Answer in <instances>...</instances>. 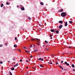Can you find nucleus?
I'll list each match as a JSON object with an SVG mask.
<instances>
[{"mask_svg": "<svg viewBox=\"0 0 75 75\" xmlns=\"http://www.w3.org/2000/svg\"><path fill=\"white\" fill-rule=\"evenodd\" d=\"M48 64H52V63H50L49 62H48Z\"/></svg>", "mask_w": 75, "mask_h": 75, "instance_id": "c756f323", "label": "nucleus"}, {"mask_svg": "<svg viewBox=\"0 0 75 75\" xmlns=\"http://www.w3.org/2000/svg\"><path fill=\"white\" fill-rule=\"evenodd\" d=\"M36 50H34V51H33V52H36Z\"/></svg>", "mask_w": 75, "mask_h": 75, "instance_id": "e433bc0d", "label": "nucleus"}, {"mask_svg": "<svg viewBox=\"0 0 75 75\" xmlns=\"http://www.w3.org/2000/svg\"><path fill=\"white\" fill-rule=\"evenodd\" d=\"M0 64H3V62H0Z\"/></svg>", "mask_w": 75, "mask_h": 75, "instance_id": "c85d7f7f", "label": "nucleus"}, {"mask_svg": "<svg viewBox=\"0 0 75 75\" xmlns=\"http://www.w3.org/2000/svg\"><path fill=\"white\" fill-rule=\"evenodd\" d=\"M11 70H12V71H14V67H12L11 68Z\"/></svg>", "mask_w": 75, "mask_h": 75, "instance_id": "f8f14e48", "label": "nucleus"}, {"mask_svg": "<svg viewBox=\"0 0 75 75\" xmlns=\"http://www.w3.org/2000/svg\"><path fill=\"white\" fill-rule=\"evenodd\" d=\"M30 58H32V56H31L30 57Z\"/></svg>", "mask_w": 75, "mask_h": 75, "instance_id": "13d9d810", "label": "nucleus"}, {"mask_svg": "<svg viewBox=\"0 0 75 75\" xmlns=\"http://www.w3.org/2000/svg\"><path fill=\"white\" fill-rule=\"evenodd\" d=\"M3 6V4H2L1 5V7L2 8Z\"/></svg>", "mask_w": 75, "mask_h": 75, "instance_id": "ddd939ff", "label": "nucleus"}, {"mask_svg": "<svg viewBox=\"0 0 75 75\" xmlns=\"http://www.w3.org/2000/svg\"><path fill=\"white\" fill-rule=\"evenodd\" d=\"M6 4L7 5H8V2H6Z\"/></svg>", "mask_w": 75, "mask_h": 75, "instance_id": "473e14b6", "label": "nucleus"}, {"mask_svg": "<svg viewBox=\"0 0 75 75\" xmlns=\"http://www.w3.org/2000/svg\"><path fill=\"white\" fill-rule=\"evenodd\" d=\"M73 71H75V69H73Z\"/></svg>", "mask_w": 75, "mask_h": 75, "instance_id": "8fccbe9b", "label": "nucleus"}, {"mask_svg": "<svg viewBox=\"0 0 75 75\" xmlns=\"http://www.w3.org/2000/svg\"><path fill=\"white\" fill-rule=\"evenodd\" d=\"M21 10L23 11V10H24V7H22L21 8Z\"/></svg>", "mask_w": 75, "mask_h": 75, "instance_id": "0eeeda50", "label": "nucleus"}, {"mask_svg": "<svg viewBox=\"0 0 75 75\" xmlns=\"http://www.w3.org/2000/svg\"><path fill=\"white\" fill-rule=\"evenodd\" d=\"M68 25V23H67V22L66 21L65 22V27H67V25Z\"/></svg>", "mask_w": 75, "mask_h": 75, "instance_id": "20e7f679", "label": "nucleus"}, {"mask_svg": "<svg viewBox=\"0 0 75 75\" xmlns=\"http://www.w3.org/2000/svg\"><path fill=\"white\" fill-rule=\"evenodd\" d=\"M57 29H54V31H57Z\"/></svg>", "mask_w": 75, "mask_h": 75, "instance_id": "c03bdc74", "label": "nucleus"}, {"mask_svg": "<svg viewBox=\"0 0 75 75\" xmlns=\"http://www.w3.org/2000/svg\"><path fill=\"white\" fill-rule=\"evenodd\" d=\"M3 47V45H2V44L0 45V47Z\"/></svg>", "mask_w": 75, "mask_h": 75, "instance_id": "393cba45", "label": "nucleus"}, {"mask_svg": "<svg viewBox=\"0 0 75 75\" xmlns=\"http://www.w3.org/2000/svg\"><path fill=\"white\" fill-rule=\"evenodd\" d=\"M9 74L10 75H12V73L10 71H9Z\"/></svg>", "mask_w": 75, "mask_h": 75, "instance_id": "5701e85b", "label": "nucleus"}, {"mask_svg": "<svg viewBox=\"0 0 75 75\" xmlns=\"http://www.w3.org/2000/svg\"><path fill=\"white\" fill-rule=\"evenodd\" d=\"M69 23L70 24H72V21H69Z\"/></svg>", "mask_w": 75, "mask_h": 75, "instance_id": "f3484780", "label": "nucleus"}, {"mask_svg": "<svg viewBox=\"0 0 75 75\" xmlns=\"http://www.w3.org/2000/svg\"><path fill=\"white\" fill-rule=\"evenodd\" d=\"M37 51H38V50H36V52H38Z\"/></svg>", "mask_w": 75, "mask_h": 75, "instance_id": "3c124183", "label": "nucleus"}, {"mask_svg": "<svg viewBox=\"0 0 75 75\" xmlns=\"http://www.w3.org/2000/svg\"><path fill=\"white\" fill-rule=\"evenodd\" d=\"M62 27V25H61L59 26V29H61Z\"/></svg>", "mask_w": 75, "mask_h": 75, "instance_id": "7ed1b4c3", "label": "nucleus"}, {"mask_svg": "<svg viewBox=\"0 0 75 75\" xmlns=\"http://www.w3.org/2000/svg\"><path fill=\"white\" fill-rule=\"evenodd\" d=\"M41 61H43V59H41Z\"/></svg>", "mask_w": 75, "mask_h": 75, "instance_id": "ea45409f", "label": "nucleus"}, {"mask_svg": "<svg viewBox=\"0 0 75 75\" xmlns=\"http://www.w3.org/2000/svg\"><path fill=\"white\" fill-rule=\"evenodd\" d=\"M25 52H27V53H28V52H30L29 51H27V50H26V51H25Z\"/></svg>", "mask_w": 75, "mask_h": 75, "instance_id": "aec40b11", "label": "nucleus"}, {"mask_svg": "<svg viewBox=\"0 0 75 75\" xmlns=\"http://www.w3.org/2000/svg\"><path fill=\"white\" fill-rule=\"evenodd\" d=\"M64 63L65 64H66V65H67V66H69V63H67V62H65Z\"/></svg>", "mask_w": 75, "mask_h": 75, "instance_id": "f03ea898", "label": "nucleus"}, {"mask_svg": "<svg viewBox=\"0 0 75 75\" xmlns=\"http://www.w3.org/2000/svg\"><path fill=\"white\" fill-rule=\"evenodd\" d=\"M43 17H45V16H46V14H45V13H43Z\"/></svg>", "mask_w": 75, "mask_h": 75, "instance_id": "4468645a", "label": "nucleus"}, {"mask_svg": "<svg viewBox=\"0 0 75 75\" xmlns=\"http://www.w3.org/2000/svg\"><path fill=\"white\" fill-rule=\"evenodd\" d=\"M45 43H48V42H47V41L46 40H45Z\"/></svg>", "mask_w": 75, "mask_h": 75, "instance_id": "b1692460", "label": "nucleus"}, {"mask_svg": "<svg viewBox=\"0 0 75 75\" xmlns=\"http://www.w3.org/2000/svg\"><path fill=\"white\" fill-rule=\"evenodd\" d=\"M35 40L38 41V42H40V39H39L38 38H35Z\"/></svg>", "mask_w": 75, "mask_h": 75, "instance_id": "39448f33", "label": "nucleus"}, {"mask_svg": "<svg viewBox=\"0 0 75 75\" xmlns=\"http://www.w3.org/2000/svg\"><path fill=\"white\" fill-rule=\"evenodd\" d=\"M5 45H6H6H7V43H5Z\"/></svg>", "mask_w": 75, "mask_h": 75, "instance_id": "2f4dec72", "label": "nucleus"}, {"mask_svg": "<svg viewBox=\"0 0 75 75\" xmlns=\"http://www.w3.org/2000/svg\"><path fill=\"white\" fill-rule=\"evenodd\" d=\"M31 40H32V41H35V39H31Z\"/></svg>", "mask_w": 75, "mask_h": 75, "instance_id": "6ab92c4d", "label": "nucleus"}, {"mask_svg": "<svg viewBox=\"0 0 75 75\" xmlns=\"http://www.w3.org/2000/svg\"><path fill=\"white\" fill-rule=\"evenodd\" d=\"M59 67H60V68H62V67L61 66H59Z\"/></svg>", "mask_w": 75, "mask_h": 75, "instance_id": "72a5a7b5", "label": "nucleus"}, {"mask_svg": "<svg viewBox=\"0 0 75 75\" xmlns=\"http://www.w3.org/2000/svg\"><path fill=\"white\" fill-rule=\"evenodd\" d=\"M13 61H14L15 60V58H13Z\"/></svg>", "mask_w": 75, "mask_h": 75, "instance_id": "58836bf2", "label": "nucleus"}, {"mask_svg": "<svg viewBox=\"0 0 75 75\" xmlns=\"http://www.w3.org/2000/svg\"><path fill=\"white\" fill-rule=\"evenodd\" d=\"M63 70L64 71H65V69H64Z\"/></svg>", "mask_w": 75, "mask_h": 75, "instance_id": "bf43d9fd", "label": "nucleus"}, {"mask_svg": "<svg viewBox=\"0 0 75 75\" xmlns=\"http://www.w3.org/2000/svg\"><path fill=\"white\" fill-rule=\"evenodd\" d=\"M17 7H18H18H19V6L17 5Z\"/></svg>", "mask_w": 75, "mask_h": 75, "instance_id": "de8ad7c7", "label": "nucleus"}, {"mask_svg": "<svg viewBox=\"0 0 75 75\" xmlns=\"http://www.w3.org/2000/svg\"><path fill=\"white\" fill-rule=\"evenodd\" d=\"M40 4L41 5H42V6H44V3L43 2H40Z\"/></svg>", "mask_w": 75, "mask_h": 75, "instance_id": "6e6552de", "label": "nucleus"}, {"mask_svg": "<svg viewBox=\"0 0 75 75\" xmlns=\"http://www.w3.org/2000/svg\"><path fill=\"white\" fill-rule=\"evenodd\" d=\"M51 32H55V31L53 29H51Z\"/></svg>", "mask_w": 75, "mask_h": 75, "instance_id": "9b49d317", "label": "nucleus"}, {"mask_svg": "<svg viewBox=\"0 0 75 75\" xmlns=\"http://www.w3.org/2000/svg\"><path fill=\"white\" fill-rule=\"evenodd\" d=\"M0 3H1V2H0Z\"/></svg>", "mask_w": 75, "mask_h": 75, "instance_id": "680f3d73", "label": "nucleus"}, {"mask_svg": "<svg viewBox=\"0 0 75 75\" xmlns=\"http://www.w3.org/2000/svg\"><path fill=\"white\" fill-rule=\"evenodd\" d=\"M43 47H45V45H43Z\"/></svg>", "mask_w": 75, "mask_h": 75, "instance_id": "79ce46f5", "label": "nucleus"}, {"mask_svg": "<svg viewBox=\"0 0 75 75\" xmlns=\"http://www.w3.org/2000/svg\"><path fill=\"white\" fill-rule=\"evenodd\" d=\"M28 19L29 20H31V18H30L29 17L28 18Z\"/></svg>", "mask_w": 75, "mask_h": 75, "instance_id": "bb28decb", "label": "nucleus"}, {"mask_svg": "<svg viewBox=\"0 0 75 75\" xmlns=\"http://www.w3.org/2000/svg\"><path fill=\"white\" fill-rule=\"evenodd\" d=\"M56 64H58V63L57 62H56Z\"/></svg>", "mask_w": 75, "mask_h": 75, "instance_id": "a19ab883", "label": "nucleus"}, {"mask_svg": "<svg viewBox=\"0 0 75 75\" xmlns=\"http://www.w3.org/2000/svg\"><path fill=\"white\" fill-rule=\"evenodd\" d=\"M18 63H17V64H16V65L14 66V67H17V66H18Z\"/></svg>", "mask_w": 75, "mask_h": 75, "instance_id": "dca6fc26", "label": "nucleus"}, {"mask_svg": "<svg viewBox=\"0 0 75 75\" xmlns=\"http://www.w3.org/2000/svg\"><path fill=\"white\" fill-rule=\"evenodd\" d=\"M17 38L16 37H15V40H17Z\"/></svg>", "mask_w": 75, "mask_h": 75, "instance_id": "7c9ffc66", "label": "nucleus"}, {"mask_svg": "<svg viewBox=\"0 0 75 75\" xmlns=\"http://www.w3.org/2000/svg\"><path fill=\"white\" fill-rule=\"evenodd\" d=\"M37 44L38 45H40V44L38 43H37Z\"/></svg>", "mask_w": 75, "mask_h": 75, "instance_id": "4be33fe9", "label": "nucleus"}, {"mask_svg": "<svg viewBox=\"0 0 75 75\" xmlns=\"http://www.w3.org/2000/svg\"><path fill=\"white\" fill-rule=\"evenodd\" d=\"M30 47H33V45H31Z\"/></svg>", "mask_w": 75, "mask_h": 75, "instance_id": "09e8293b", "label": "nucleus"}, {"mask_svg": "<svg viewBox=\"0 0 75 75\" xmlns=\"http://www.w3.org/2000/svg\"><path fill=\"white\" fill-rule=\"evenodd\" d=\"M40 67H44V66H42V65H41V64H40Z\"/></svg>", "mask_w": 75, "mask_h": 75, "instance_id": "a211bd4d", "label": "nucleus"}, {"mask_svg": "<svg viewBox=\"0 0 75 75\" xmlns=\"http://www.w3.org/2000/svg\"><path fill=\"white\" fill-rule=\"evenodd\" d=\"M39 60V61H40V60H41V58H39L38 59Z\"/></svg>", "mask_w": 75, "mask_h": 75, "instance_id": "cd10ccee", "label": "nucleus"}, {"mask_svg": "<svg viewBox=\"0 0 75 75\" xmlns=\"http://www.w3.org/2000/svg\"><path fill=\"white\" fill-rule=\"evenodd\" d=\"M36 68V67H35L33 68L34 69H35Z\"/></svg>", "mask_w": 75, "mask_h": 75, "instance_id": "6e6d98bb", "label": "nucleus"}, {"mask_svg": "<svg viewBox=\"0 0 75 75\" xmlns=\"http://www.w3.org/2000/svg\"><path fill=\"white\" fill-rule=\"evenodd\" d=\"M71 67L72 68H74V67H75V66L74 65V64H72L71 65Z\"/></svg>", "mask_w": 75, "mask_h": 75, "instance_id": "2eb2a0df", "label": "nucleus"}, {"mask_svg": "<svg viewBox=\"0 0 75 75\" xmlns=\"http://www.w3.org/2000/svg\"><path fill=\"white\" fill-rule=\"evenodd\" d=\"M27 74H28V72H27Z\"/></svg>", "mask_w": 75, "mask_h": 75, "instance_id": "052dcab7", "label": "nucleus"}, {"mask_svg": "<svg viewBox=\"0 0 75 75\" xmlns=\"http://www.w3.org/2000/svg\"><path fill=\"white\" fill-rule=\"evenodd\" d=\"M61 68L62 70H64V69L62 67Z\"/></svg>", "mask_w": 75, "mask_h": 75, "instance_id": "864d4df0", "label": "nucleus"}, {"mask_svg": "<svg viewBox=\"0 0 75 75\" xmlns=\"http://www.w3.org/2000/svg\"><path fill=\"white\" fill-rule=\"evenodd\" d=\"M50 37H52V35H51V34H50Z\"/></svg>", "mask_w": 75, "mask_h": 75, "instance_id": "c9c22d12", "label": "nucleus"}, {"mask_svg": "<svg viewBox=\"0 0 75 75\" xmlns=\"http://www.w3.org/2000/svg\"><path fill=\"white\" fill-rule=\"evenodd\" d=\"M63 11V9H62L61 10H59V12H62Z\"/></svg>", "mask_w": 75, "mask_h": 75, "instance_id": "1a4fd4ad", "label": "nucleus"}, {"mask_svg": "<svg viewBox=\"0 0 75 75\" xmlns=\"http://www.w3.org/2000/svg\"><path fill=\"white\" fill-rule=\"evenodd\" d=\"M26 62H28V60H26Z\"/></svg>", "mask_w": 75, "mask_h": 75, "instance_id": "37998d69", "label": "nucleus"}, {"mask_svg": "<svg viewBox=\"0 0 75 75\" xmlns=\"http://www.w3.org/2000/svg\"><path fill=\"white\" fill-rule=\"evenodd\" d=\"M45 49H46L47 51H49V49L48 48H45Z\"/></svg>", "mask_w": 75, "mask_h": 75, "instance_id": "a878e982", "label": "nucleus"}, {"mask_svg": "<svg viewBox=\"0 0 75 75\" xmlns=\"http://www.w3.org/2000/svg\"><path fill=\"white\" fill-rule=\"evenodd\" d=\"M14 47H17V45H14Z\"/></svg>", "mask_w": 75, "mask_h": 75, "instance_id": "412c9836", "label": "nucleus"}, {"mask_svg": "<svg viewBox=\"0 0 75 75\" xmlns=\"http://www.w3.org/2000/svg\"><path fill=\"white\" fill-rule=\"evenodd\" d=\"M26 68L27 69H28V67H27Z\"/></svg>", "mask_w": 75, "mask_h": 75, "instance_id": "5fc2aeb1", "label": "nucleus"}, {"mask_svg": "<svg viewBox=\"0 0 75 75\" xmlns=\"http://www.w3.org/2000/svg\"><path fill=\"white\" fill-rule=\"evenodd\" d=\"M50 39H52V37H50Z\"/></svg>", "mask_w": 75, "mask_h": 75, "instance_id": "603ef678", "label": "nucleus"}, {"mask_svg": "<svg viewBox=\"0 0 75 75\" xmlns=\"http://www.w3.org/2000/svg\"><path fill=\"white\" fill-rule=\"evenodd\" d=\"M18 51L20 52H21V51H20V50H19Z\"/></svg>", "mask_w": 75, "mask_h": 75, "instance_id": "49530a36", "label": "nucleus"}, {"mask_svg": "<svg viewBox=\"0 0 75 75\" xmlns=\"http://www.w3.org/2000/svg\"><path fill=\"white\" fill-rule=\"evenodd\" d=\"M59 23H61V24H62V23H63V22H62V21H59Z\"/></svg>", "mask_w": 75, "mask_h": 75, "instance_id": "423d86ee", "label": "nucleus"}, {"mask_svg": "<svg viewBox=\"0 0 75 75\" xmlns=\"http://www.w3.org/2000/svg\"><path fill=\"white\" fill-rule=\"evenodd\" d=\"M67 14L65 12H62L61 13V16L62 17H65Z\"/></svg>", "mask_w": 75, "mask_h": 75, "instance_id": "f257e3e1", "label": "nucleus"}, {"mask_svg": "<svg viewBox=\"0 0 75 75\" xmlns=\"http://www.w3.org/2000/svg\"><path fill=\"white\" fill-rule=\"evenodd\" d=\"M8 63H10V61H8Z\"/></svg>", "mask_w": 75, "mask_h": 75, "instance_id": "4d7b16f0", "label": "nucleus"}, {"mask_svg": "<svg viewBox=\"0 0 75 75\" xmlns=\"http://www.w3.org/2000/svg\"><path fill=\"white\" fill-rule=\"evenodd\" d=\"M23 61V60L21 59L20 60V62H22Z\"/></svg>", "mask_w": 75, "mask_h": 75, "instance_id": "4c0bfd02", "label": "nucleus"}, {"mask_svg": "<svg viewBox=\"0 0 75 75\" xmlns=\"http://www.w3.org/2000/svg\"><path fill=\"white\" fill-rule=\"evenodd\" d=\"M55 32L57 34H58V33H59V31L57 30L56 31H55Z\"/></svg>", "mask_w": 75, "mask_h": 75, "instance_id": "9d476101", "label": "nucleus"}, {"mask_svg": "<svg viewBox=\"0 0 75 75\" xmlns=\"http://www.w3.org/2000/svg\"><path fill=\"white\" fill-rule=\"evenodd\" d=\"M23 48H24V49H25V48H26V47H23Z\"/></svg>", "mask_w": 75, "mask_h": 75, "instance_id": "a18cd8bd", "label": "nucleus"}, {"mask_svg": "<svg viewBox=\"0 0 75 75\" xmlns=\"http://www.w3.org/2000/svg\"><path fill=\"white\" fill-rule=\"evenodd\" d=\"M63 62H64V61H62L61 62V63L62 64V63H63Z\"/></svg>", "mask_w": 75, "mask_h": 75, "instance_id": "f704fd0d", "label": "nucleus"}]
</instances>
